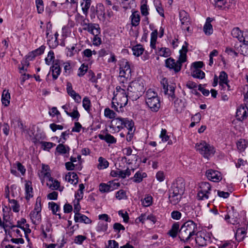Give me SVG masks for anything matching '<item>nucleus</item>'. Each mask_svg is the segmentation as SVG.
Masks as SVG:
<instances>
[{"label": "nucleus", "mask_w": 248, "mask_h": 248, "mask_svg": "<svg viewBox=\"0 0 248 248\" xmlns=\"http://www.w3.org/2000/svg\"><path fill=\"white\" fill-rule=\"evenodd\" d=\"M26 223V219L22 218L21 220H18L17 222V227L18 228H20L22 230L24 231L25 233V236L28 241L29 240V238L28 237V234L30 233L31 232V230L29 228V225L28 224H26L25 225L26 227H22V225Z\"/></svg>", "instance_id": "nucleus-23"}, {"label": "nucleus", "mask_w": 248, "mask_h": 248, "mask_svg": "<svg viewBox=\"0 0 248 248\" xmlns=\"http://www.w3.org/2000/svg\"><path fill=\"white\" fill-rule=\"evenodd\" d=\"M98 164L97 165V168L99 170H102L106 169L108 167V162L104 158L100 157L98 158Z\"/></svg>", "instance_id": "nucleus-46"}, {"label": "nucleus", "mask_w": 248, "mask_h": 248, "mask_svg": "<svg viewBox=\"0 0 248 248\" xmlns=\"http://www.w3.org/2000/svg\"><path fill=\"white\" fill-rule=\"evenodd\" d=\"M10 93L8 90H4L1 96V102L3 105L7 107L10 103Z\"/></svg>", "instance_id": "nucleus-36"}, {"label": "nucleus", "mask_w": 248, "mask_h": 248, "mask_svg": "<svg viewBox=\"0 0 248 248\" xmlns=\"http://www.w3.org/2000/svg\"><path fill=\"white\" fill-rule=\"evenodd\" d=\"M114 187L111 185V182L109 181L107 184L101 183L99 185V190L102 193H107L114 190Z\"/></svg>", "instance_id": "nucleus-37"}, {"label": "nucleus", "mask_w": 248, "mask_h": 248, "mask_svg": "<svg viewBox=\"0 0 248 248\" xmlns=\"http://www.w3.org/2000/svg\"><path fill=\"white\" fill-rule=\"evenodd\" d=\"M161 84L165 94L168 95L170 100H173L175 97V87L173 85H169L168 80L166 78L162 79Z\"/></svg>", "instance_id": "nucleus-10"}, {"label": "nucleus", "mask_w": 248, "mask_h": 248, "mask_svg": "<svg viewBox=\"0 0 248 248\" xmlns=\"http://www.w3.org/2000/svg\"><path fill=\"white\" fill-rule=\"evenodd\" d=\"M88 70V66L82 64L78 69V75L81 77L84 76Z\"/></svg>", "instance_id": "nucleus-64"}, {"label": "nucleus", "mask_w": 248, "mask_h": 248, "mask_svg": "<svg viewBox=\"0 0 248 248\" xmlns=\"http://www.w3.org/2000/svg\"><path fill=\"white\" fill-rule=\"evenodd\" d=\"M147 177V174L145 172H142V171H138L135 174L134 177L131 179L133 181L136 183H139L141 182L144 178Z\"/></svg>", "instance_id": "nucleus-38"}, {"label": "nucleus", "mask_w": 248, "mask_h": 248, "mask_svg": "<svg viewBox=\"0 0 248 248\" xmlns=\"http://www.w3.org/2000/svg\"><path fill=\"white\" fill-rule=\"evenodd\" d=\"M231 34L233 37L237 38L239 42H242L243 32H242L239 28H234L232 31Z\"/></svg>", "instance_id": "nucleus-40"}, {"label": "nucleus", "mask_w": 248, "mask_h": 248, "mask_svg": "<svg viewBox=\"0 0 248 248\" xmlns=\"http://www.w3.org/2000/svg\"><path fill=\"white\" fill-rule=\"evenodd\" d=\"M65 180L70 183L71 184L74 185L78 183V175L74 172H68L65 176Z\"/></svg>", "instance_id": "nucleus-35"}, {"label": "nucleus", "mask_w": 248, "mask_h": 248, "mask_svg": "<svg viewBox=\"0 0 248 248\" xmlns=\"http://www.w3.org/2000/svg\"><path fill=\"white\" fill-rule=\"evenodd\" d=\"M45 46H41L39 48L29 53L28 54V59L29 60H32L35 57L39 56L42 54L45 51Z\"/></svg>", "instance_id": "nucleus-30"}, {"label": "nucleus", "mask_w": 248, "mask_h": 248, "mask_svg": "<svg viewBox=\"0 0 248 248\" xmlns=\"http://www.w3.org/2000/svg\"><path fill=\"white\" fill-rule=\"evenodd\" d=\"M146 100L152 99L154 98H158L157 93L153 91L152 89H149L146 92Z\"/></svg>", "instance_id": "nucleus-60"}, {"label": "nucleus", "mask_w": 248, "mask_h": 248, "mask_svg": "<svg viewBox=\"0 0 248 248\" xmlns=\"http://www.w3.org/2000/svg\"><path fill=\"white\" fill-rule=\"evenodd\" d=\"M83 2L81 3L82 10L85 16H87L89 9L91 6L92 0H82Z\"/></svg>", "instance_id": "nucleus-42"}, {"label": "nucleus", "mask_w": 248, "mask_h": 248, "mask_svg": "<svg viewBox=\"0 0 248 248\" xmlns=\"http://www.w3.org/2000/svg\"><path fill=\"white\" fill-rule=\"evenodd\" d=\"M129 98L132 101L139 98L145 91L143 81L138 79L132 81L127 88Z\"/></svg>", "instance_id": "nucleus-3"}, {"label": "nucleus", "mask_w": 248, "mask_h": 248, "mask_svg": "<svg viewBox=\"0 0 248 248\" xmlns=\"http://www.w3.org/2000/svg\"><path fill=\"white\" fill-rule=\"evenodd\" d=\"M179 19L182 30L190 32L191 21L188 14L184 10L181 11L179 12Z\"/></svg>", "instance_id": "nucleus-9"}, {"label": "nucleus", "mask_w": 248, "mask_h": 248, "mask_svg": "<svg viewBox=\"0 0 248 248\" xmlns=\"http://www.w3.org/2000/svg\"><path fill=\"white\" fill-rule=\"evenodd\" d=\"M205 175L209 180L214 182H218L222 179L221 173L212 169L207 170Z\"/></svg>", "instance_id": "nucleus-13"}, {"label": "nucleus", "mask_w": 248, "mask_h": 248, "mask_svg": "<svg viewBox=\"0 0 248 248\" xmlns=\"http://www.w3.org/2000/svg\"><path fill=\"white\" fill-rule=\"evenodd\" d=\"M98 138L101 140H105L107 143L109 144L115 143L117 141V140L115 138L108 133H107L105 135L99 134Z\"/></svg>", "instance_id": "nucleus-32"}, {"label": "nucleus", "mask_w": 248, "mask_h": 248, "mask_svg": "<svg viewBox=\"0 0 248 248\" xmlns=\"http://www.w3.org/2000/svg\"><path fill=\"white\" fill-rule=\"evenodd\" d=\"M41 230L42 234L44 238H50L51 236L52 229L50 224H47L45 226L43 225H41Z\"/></svg>", "instance_id": "nucleus-28"}, {"label": "nucleus", "mask_w": 248, "mask_h": 248, "mask_svg": "<svg viewBox=\"0 0 248 248\" xmlns=\"http://www.w3.org/2000/svg\"><path fill=\"white\" fill-rule=\"evenodd\" d=\"M195 148L204 158L208 159L210 156L213 155L215 153V148L204 140L197 143Z\"/></svg>", "instance_id": "nucleus-5"}, {"label": "nucleus", "mask_w": 248, "mask_h": 248, "mask_svg": "<svg viewBox=\"0 0 248 248\" xmlns=\"http://www.w3.org/2000/svg\"><path fill=\"white\" fill-rule=\"evenodd\" d=\"M108 227V223L101 221L98 223L97 226L96 227V230L98 232H104L107 230Z\"/></svg>", "instance_id": "nucleus-49"}, {"label": "nucleus", "mask_w": 248, "mask_h": 248, "mask_svg": "<svg viewBox=\"0 0 248 248\" xmlns=\"http://www.w3.org/2000/svg\"><path fill=\"white\" fill-rule=\"evenodd\" d=\"M132 51L133 54L138 57L142 54L144 49L141 45H137L133 47Z\"/></svg>", "instance_id": "nucleus-52"}, {"label": "nucleus", "mask_w": 248, "mask_h": 248, "mask_svg": "<svg viewBox=\"0 0 248 248\" xmlns=\"http://www.w3.org/2000/svg\"><path fill=\"white\" fill-rule=\"evenodd\" d=\"M91 101L88 97H85L82 100V106L88 112L90 111Z\"/></svg>", "instance_id": "nucleus-58"}, {"label": "nucleus", "mask_w": 248, "mask_h": 248, "mask_svg": "<svg viewBox=\"0 0 248 248\" xmlns=\"http://www.w3.org/2000/svg\"><path fill=\"white\" fill-rule=\"evenodd\" d=\"M104 115L109 119H114L116 117V114L114 111L107 108L105 109Z\"/></svg>", "instance_id": "nucleus-55"}, {"label": "nucleus", "mask_w": 248, "mask_h": 248, "mask_svg": "<svg viewBox=\"0 0 248 248\" xmlns=\"http://www.w3.org/2000/svg\"><path fill=\"white\" fill-rule=\"evenodd\" d=\"M211 187L208 182H203L200 184L197 194L198 200H204L208 199Z\"/></svg>", "instance_id": "nucleus-7"}, {"label": "nucleus", "mask_w": 248, "mask_h": 248, "mask_svg": "<svg viewBox=\"0 0 248 248\" xmlns=\"http://www.w3.org/2000/svg\"><path fill=\"white\" fill-rule=\"evenodd\" d=\"M50 69L52 72L53 79L54 80L57 79L61 72V69L58 60L53 61V65L51 67Z\"/></svg>", "instance_id": "nucleus-24"}, {"label": "nucleus", "mask_w": 248, "mask_h": 248, "mask_svg": "<svg viewBox=\"0 0 248 248\" xmlns=\"http://www.w3.org/2000/svg\"><path fill=\"white\" fill-rule=\"evenodd\" d=\"M197 232V224L193 221L189 220L181 226L179 230V238L181 242L185 243L189 241Z\"/></svg>", "instance_id": "nucleus-2"}, {"label": "nucleus", "mask_w": 248, "mask_h": 248, "mask_svg": "<svg viewBox=\"0 0 248 248\" xmlns=\"http://www.w3.org/2000/svg\"><path fill=\"white\" fill-rule=\"evenodd\" d=\"M86 239L87 237L85 236L78 235L75 237L74 243L78 245H82Z\"/></svg>", "instance_id": "nucleus-62"}, {"label": "nucleus", "mask_w": 248, "mask_h": 248, "mask_svg": "<svg viewBox=\"0 0 248 248\" xmlns=\"http://www.w3.org/2000/svg\"><path fill=\"white\" fill-rule=\"evenodd\" d=\"M180 229L179 222H175L172 224L170 230L168 232V234L174 238L177 236L178 232H179Z\"/></svg>", "instance_id": "nucleus-34"}, {"label": "nucleus", "mask_w": 248, "mask_h": 248, "mask_svg": "<svg viewBox=\"0 0 248 248\" xmlns=\"http://www.w3.org/2000/svg\"><path fill=\"white\" fill-rule=\"evenodd\" d=\"M185 189V183L182 178H178L174 181L169 189H172L173 192L184 194Z\"/></svg>", "instance_id": "nucleus-11"}, {"label": "nucleus", "mask_w": 248, "mask_h": 248, "mask_svg": "<svg viewBox=\"0 0 248 248\" xmlns=\"http://www.w3.org/2000/svg\"><path fill=\"white\" fill-rule=\"evenodd\" d=\"M67 93L70 95L77 103H79L81 102V97L79 94L77 93L74 90H72L67 92Z\"/></svg>", "instance_id": "nucleus-50"}, {"label": "nucleus", "mask_w": 248, "mask_h": 248, "mask_svg": "<svg viewBox=\"0 0 248 248\" xmlns=\"http://www.w3.org/2000/svg\"><path fill=\"white\" fill-rule=\"evenodd\" d=\"M114 96L116 98V100L118 101L116 102V104L118 106H119L120 108H122L124 107L125 106L128 102V97H129V95H128V93H124V94H122V95H114Z\"/></svg>", "instance_id": "nucleus-19"}, {"label": "nucleus", "mask_w": 248, "mask_h": 248, "mask_svg": "<svg viewBox=\"0 0 248 248\" xmlns=\"http://www.w3.org/2000/svg\"><path fill=\"white\" fill-rule=\"evenodd\" d=\"M146 103L151 111L153 112H157L160 107V102L159 97L146 100Z\"/></svg>", "instance_id": "nucleus-14"}, {"label": "nucleus", "mask_w": 248, "mask_h": 248, "mask_svg": "<svg viewBox=\"0 0 248 248\" xmlns=\"http://www.w3.org/2000/svg\"><path fill=\"white\" fill-rule=\"evenodd\" d=\"M196 237L195 241L196 244L201 247H204L207 245V239L205 238L206 234L204 232H199L196 233Z\"/></svg>", "instance_id": "nucleus-21"}, {"label": "nucleus", "mask_w": 248, "mask_h": 248, "mask_svg": "<svg viewBox=\"0 0 248 248\" xmlns=\"http://www.w3.org/2000/svg\"><path fill=\"white\" fill-rule=\"evenodd\" d=\"M248 114V108L246 106H241L236 112V117L238 120L242 121L247 118Z\"/></svg>", "instance_id": "nucleus-18"}, {"label": "nucleus", "mask_w": 248, "mask_h": 248, "mask_svg": "<svg viewBox=\"0 0 248 248\" xmlns=\"http://www.w3.org/2000/svg\"><path fill=\"white\" fill-rule=\"evenodd\" d=\"M120 77L125 79L130 78L131 76V70L129 62L125 59L120 62Z\"/></svg>", "instance_id": "nucleus-8"}, {"label": "nucleus", "mask_w": 248, "mask_h": 248, "mask_svg": "<svg viewBox=\"0 0 248 248\" xmlns=\"http://www.w3.org/2000/svg\"><path fill=\"white\" fill-rule=\"evenodd\" d=\"M234 0H212L214 6L219 9L227 10L230 8Z\"/></svg>", "instance_id": "nucleus-12"}, {"label": "nucleus", "mask_w": 248, "mask_h": 248, "mask_svg": "<svg viewBox=\"0 0 248 248\" xmlns=\"http://www.w3.org/2000/svg\"><path fill=\"white\" fill-rule=\"evenodd\" d=\"M130 19L132 26H138L140 24V16L139 12L138 11H134L132 12V13L130 16Z\"/></svg>", "instance_id": "nucleus-27"}, {"label": "nucleus", "mask_w": 248, "mask_h": 248, "mask_svg": "<svg viewBox=\"0 0 248 248\" xmlns=\"http://www.w3.org/2000/svg\"><path fill=\"white\" fill-rule=\"evenodd\" d=\"M246 233V231L244 228H238L235 234V237L236 240L238 242H241L243 240L245 237Z\"/></svg>", "instance_id": "nucleus-39"}, {"label": "nucleus", "mask_w": 248, "mask_h": 248, "mask_svg": "<svg viewBox=\"0 0 248 248\" xmlns=\"http://www.w3.org/2000/svg\"><path fill=\"white\" fill-rule=\"evenodd\" d=\"M10 204V208L14 212H18L19 211V205L16 200H9V202Z\"/></svg>", "instance_id": "nucleus-54"}, {"label": "nucleus", "mask_w": 248, "mask_h": 248, "mask_svg": "<svg viewBox=\"0 0 248 248\" xmlns=\"http://www.w3.org/2000/svg\"><path fill=\"white\" fill-rule=\"evenodd\" d=\"M25 198L29 201L31 198L33 197V188L32 187V183L30 181L26 183L25 186Z\"/></svg>", "instance_id": "nucleus-31"}, {"label": "nucleus", "mask_w": 248, "mask_h": 248, "mask_svg": "<svg viewBox=\"0 0 248 248\" xmlns=\"http://www.w3.org/2000/svg\"><path fill=\"white\" fill-rule=\"evenodd\" d=\"M74 220L76 222L84 223L90 224L92 220L86 216L79 213H76L74 216Z\"/></svg>", "instance_id": "nucleus-26"}, {"label": "nucleus", "mask_w": 248, "mask_h": 248, "mask_svg": "<svg viewBox=\"0 0 248 248\" xmlns=\"http://www.w3.org/2000/svg\"><path fill=\"white\" fill-rule=\"evenodd\" d=\"M51 28V25L49 26V27L48 26V25H47L46 37L47 39V44L50 47L54 48L58 46L59 42L57 38H53V37L51 35H49Z\"/></svg>", "instance_id": "nucleus-16"}, {"label": "nucleus", "mask_w": 248, "mask_h": 248, "mask_svg": "<svg viewBox=\"0 0 248 248\" xmlns=\"http://www.w3.org/2000/svg\"><path fill=\"white\" fill-rule=\"evenodd\" d=\"M158 31L157 30H154L151 33L150 46L154 49H156V42L157 38Z\"/></svg>", "instance_id": "nucleus-41"}, {"label": "nucleus", "mask_w": 248, "mask_h": 248, "mask_svg": "<svg viewBox=\"0 0 248 248\" xmlns=\"http://www.w3.org/2000/svg\"><path fill=\"white\" fill-rule=\"evenodd\" d=\"M153 202V198L151 196H147L141 200L142 204L145 207L150 206Z\"/></svg>", "instance_id": "nucleus-59"}, {"label": "nucleus", "mask_w": 248, "mask_h": 248, "mask_svg": "<svg viewBox=\"0 0 248 248\" xmlns=\"http://www.w3.org/2000/svg\"><path fill=\"white\" fill-rule=\"evenodd\" d=\"M218 78L219 79L218 83L219 86H221L222 89L225 88V84H227L229 81L227 74L225 71H221L220 72Z\"/></svg>", "instance_id": "nucleus-29"}, {"label": "nucleus", "mask_w": 248, "mask_h": 248, "mask_svg": "<svg viewBox=\"0 0 248 248\" xmlns=\"http://www.w3.org/2000/svg\"><path fill=\"white\" fill-rule=\"evenodd\" d=\"M90 33L94 36L93 39V45L95 46H99L102 43V40L100 37L101 29L99 26L98 28H96V29L93 30V32H91Z\"/></svg>", "instance_id": "nucleus-20"}, {"label": "nucleus", "mask_w": 248, "mask_h": 248, "mask_svg": "<svg viewBox=\"0 0 248 248\" xmlns=\"http://www.w3.org/2000/svg\"><path fill=\"white\" fill-rule=\"evenodd\" d=\"M85 188L84 184H80L79 185V188L75 194V197L76 199L81 200L83 197V190Z\"/></svg>", "instance_id": "nucleus-48"}, {"label": "nucleus", "mask_w": 248, "mask_h": 248, "mask_svg": "<svg viewBox=\"0 0 248 248\" xmlns=\"http://www.w3.org/2000/svg\"><path fill=\"white\" fill-rule=\"evenodd\" d=\"M203 30L205 34L207 35L211 34L213 31L212 25L209 23H205Z\"/></svg>", "instance_id": "nucleus-57"}, {"label": "nucleus", "mask_w": 248, "mask_h": 248, "mask_svg": "<svg viewBox=\"0 0 248 248\" xmlns=\"http://www.w3.org/2000/svg\"><path fill=\"white\" fill-rule=\"evenodd\" d=\"M57 152L60 154H65L69 153L70 151V148L63 143L59 144L56 149Z\"/></svg>", "instance_id": "nucleus-44"}, {"label": "nucleus", "mask_w": 248, "mask_h": 248, "mask_svg": "<svg viewBox=\"0 0 248 248\" xmlns=\"http://www.w3.org/2000/svg\"><path fill=\"white\" fill-rule=\"evenodd\" d=\"M185 101L180 98H176L174 101V107L177 112H180L186 107Z\"/></svg>", "instance_id": "nucleus-33"}, {"label": "nucleus", "mask_w": 248, "mask_h": 248, "mask_svg": "<svg viewBox=\"0 0 248 248\" xmlns=\"http://www.w3.org/2000/svg\"><path fill=\"white\" fill-rule=\"evenodd\" d=\"M237 149L240 151H244L247 146V142L244 139H240L236 143Z\"/></svg>", "instance_id": "nucleus-53"}, {"label": "nucleus", "mask_w": 248, "mask_h": 248, "mask_svg": "<svg viewBox=\"0 0 248 248\" xmlns=\"http://www.w3.org/2000/svg\"><path fill=\"white\" fill-rule=\"evenodd\" d=\"M140 12L143 16H146L149 14V7L147 5V0L142 1L140 7Z\"/></svg>", "instance_id": "nucleus-47"}, {"label": "nucleus", "mask_w": 248, "mask_h": 248, "mask_svg": "<svg viewBox=\"0 0 248 248\" xmlns=\"http://www.w3.org/2000/svg\"><path fill=\"white\" fill-rule=\"evenodd\" d=\"M183 195V194L173 192L172 191V189H169V200L170 202L173 205H176L181 201Z\"/></svg>", "instance_id": "nucleus-15"}, {"label": "nucleus", "mask_w": 248, "mask_h": 248, "mask_svg": "<svg viewBox=\"0 0 248 248\" xmlns=\"http://www.w3.org/2000/svg\"><path fill=\"white\" fill-rule=\"evenodd\" d=\"M115 197L119 200L125 199H126V192L123 189H121L116 192Z\"/></svg>", "instance_id": "nucleus-63"}, {"label": "nucleus", "mask_w": 248, "mask_h": 248, "mask_svg": "<svg viewBox=\"0 0 248 248\" xmlns=\"http://www.w3.org/2000/svg\"><path fill=\"white\" fill-rule=\"evenodd\" d=\"M131 174V170L129 169V168H127L124 170H122L120 169L112 170L110 172V175L111 176L114 177H119L123 179H124L126 177L129 176Z\"/></svg>", "instance_id": "nucleus-17"}, {"label": "nucleus", "mask_w": 248, "mask_h": 248, "mask_svg": "<svg viewBox=\"0 0 248 248\" xmlns=\"http://www.w3.org/2000/svg\"><path fill=\"white\" fill-rule=\"evenodd\" d=\"M48 206L53 214L59 216V217L61 218L60 214L57 213L60 210V207L58 204L52 202L48 203Z\"/></svg>", "instance_id": "nucleus-45"}, {"label": "nucleus", "mask_w": 248, "mask_h": 248, "mask_svg": "<svg viewBox=\"0 0 248 248\" xmlns=\"http://www.w3.org/2000/svg\"><path fill=\"white\" fill-rule=\"evenodd\" d=\"M188 45V43L185 42L182 49L179 51L180 55L177 61H176L175 60L171 57L165 60V66L170 70H173L176 73L180 71L182 63L186 62L187 60L186 53Z\"/></svg>", "instance_id": "nucleus-1"}, {"label": "nucleus", "mask_w": 248, "mask_h": 248, "mask_svg": "<svg viewBox=\"0 0 248 248\" xmlns=\"http://www.w3.org/2000/svg\"><path fill=\"white\" fill-rule=\"evenodd\" d=\"M76 44H74L70 48L67 47H66V55L68 57H72L77 52V50L76 49L75 46Z\"/></svg>", "instance_id": "nucleus-61"}, {"label": "nucleus", "mask_w": 248, "mask_h": 248, "mask_svg": "<svg viewBox=\"0 0 248 248\" xmlns=\"http://www.w3.org/2000/svg\"><path fill=\"white\" fill-rule=\"evenodd\" d=\"M134 124L132 120L118 117L112 120L109 127L111 129L110 132L113 133L119 132L124 127L127 128L129 126L130 128L132 126H134Z\"/></svg>", "instance_id": "nucleus-4"}, {"label": "nucleus", "mask_w": 248, "mask_h": 248, "mask_svg": "<svg viewBox=\"0 0 248 248\" xmlns=\"http://www.w3.org/2000/svg\"><path fill=\"white\" fill-rule=\"evenodd\" d=\"M193 77L202 79L205 77V73L200 69H193L191 73Z\"/></svg>", "instance_id": "nucleus-51"}, {"label": "nucleus", "mask_w": 248, "mask_h": 248, "mask_svg": "<svg viewBox=\"0 0 248 248\" xmlns=\"http://www.w3.org/2000/svg\"><path fill=\"white\" fill-rule=\"evenodd\" d=\"M171 51L167 47L158 48L157 54L159 56L165 58L169 57L171 55Z\"/></svg>", "instance_id": "nucleus-43"}, {"label": "nucleus", "mask_w": 248, "mask_h": 248, "mask_svg": "<svg viewBox=\"0 0 248 248\" xmlns=\"http://www.w3.org/2000/svg\"><path fill=\"white\" fill-rule=\"evenodd\" d=\"M67 115L71 117L73 119L78 121L80 117V114L78 110L77 107H75L72 112L67 113Z\"/></svg>", "instance_id": "nucleus-56"}, {"label": "nucleus", "mask_w": 248, "mask_h": 248, "mask_svg": "<svg viewBox=\"0 0 248 248\" xmlns=\"http://www.w3.org/2000/svg\"><path fill=\"white\" fill-rule=\"evenodd\" d=\"M26 223V219L22 218L21 220H18L17 222V227L18 228H20L22 230L24 231L25 233V236L28 241L29 240V238L28 237V234L30 233L31 232V230L29 228V225L28 224H26L25 225L26 227H22V225Z\"/></svg>", "instance_id": "nucleus-22"}, {"label": "nucleus", "mask_w": 248, "mask_h": 248, "mask_svg": "<svg viewBox=\"0 0 248 248\" xmlns=\"http://www.w3.org/2000/svg\"><path fill=\"white\" fill-rule=\"evenodd\" d=\"M41 198L40 197H38L36 200L34 209L30 214V218L33 224H38L41 222Z\"/></svg>", "instance_id": "nucleus-6"}, {"label": "nucleus", "mask_w": 248, "mask_h": 248, "mask_svg": "<svg viewBox=\"0 0 248 248\" xmlns=\"http://www.w3.org/2000/svg\"><path fill=\"white\" fill-rule=\"evenodd\" d=\"M89 20L84 19L81 23V25L83 27V29L88 31L89 32H93V30L96 29L99 26L98 24L89 23Z\"/></svg>", "instance_id": "nucleus-25"}]
</instances>
